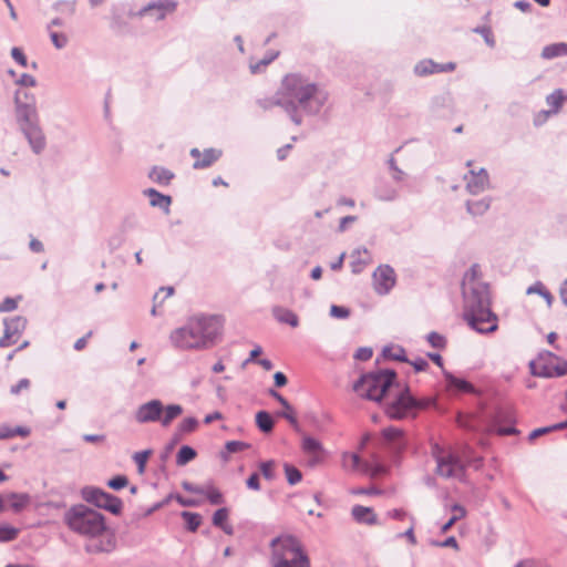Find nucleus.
<instances>
[{"mask_svg": "<svg viewBox=\"0 0 567 567\" xmlns=\"http://www.w3.org/2000/svg\"><path fill=\"white\" fill-rule=\"evenodd\" d=\"M478 265H473L463 279V297L465 321L478 332H494L497 329V317L491 311L488 286L482 280Z\"/></svg>", "mask_w": 567, "mask_h": 567, "instance_id": "f257e3e1", "label": "nucleus"}, {"mask_svg": "<svg viewBox=\"0 0 567 567\" xmlns=\"http://www.w3.org/2000/svg\"><path fill=\"white\" fill-rule=\"evenodd\" d=\"M225 323L226 318L223 315L194 316L185 327L171 333V341L179 349H208L221 340Z\"/></svg>", "mask_w": 567, "mask_h": 567, "instance_id": "f03ea898", "label": "nucleus"}, {"mask_svg": "<svg viewBox=\"0 0 567 567\" xmlns=\"http://www.w3.org/2000/svg\"><path fill=\"white\" fill-rule=\"evenodd\" d=\"M65 522L73 532L90 538L85 547L89 553H110L115 548V538L99 512L84 505L73 506L65 514Z\"/></svg>", "mask_w": 567, "mask_h": 567, "instance_id": "7ed1b4c3", "label": "nucleus"}, {"mask_svg": "<svg viewBox=\"0 0 567 567\" xmlns=\"http://www.w3.org/2000/svg\"><path fill=\"white\" fill-rule=\"evenodd\" d=\"M271 567H311L310 559L299 539L281 535L270 543Z\"/></svg>", "mask_w": 567, "mask_h": 567, "instance_id": "20e7f679", "label": "nucleus"}, {"mask_svg": "<svg viewBox=\"0 0 567 567\" xmlns=\"http://www.w3.org/2000/svg\"><path fill=\"white\" fill-rule=\"evenodd\" d=\"M383 402L385 414L395 420L408 417L413 414L416 409L424 406L411 395L409 388L402 386L395 382Z\"/></svg>", "mask_w": 567, "mask_h": 567, "instance_id": "39448f33", "label": "nucleus"}, {"mask_svg": "<svg viewBox=\"0 0 567 567\" xmlns=\"http://www.w3.org/2000/svg\"><path fill=\"white\" fill-rule=\"evenodd\" d=\"M395 378L393 371L368 373L354 384V391L362 398L382 401L392 388Z\"/></svg>", "mask_w": 567, "mask_h": 567, "instance_id": "423d86ee", "label": "nucleus"}, {"mask_svg": "<svg viewBox=\"0 0 567 567\" xmlns=\"http://www.w3.org/2000/svg\"><path fill=\"white\" fill-rule=\"evenodd\" d=\"M182 413L183 408L179 404L164 406L159 400H151L138 406L135 412V420L142 424L159 422L162 426L167 427Z\"/></svg>", "mask_w": 567, "mask_h": 567, "instance_id": "0eeeda50", "label": "nucleus"}, {"mask_svg": "<svg viewBox=\"0 0 567 567\" xmlns=\"http://www.w3.org/2000/svg\"><path fill=\"white\" fill-rule=\"evenodd\" d=\"M282 94L286 99L285 102L291 105H293L295 101L305 105L319 93V89L316 84L309 83L295 74H290L285 78L282 82Z\"/></svg>", "mask_w": 567, "mask_h": 567, "instance_id": "6e6552de", "label": "nucleus"}, {"mask_svg": "<svg viewBox=\"0 0 567 567\" xmlns=\"http://www.w3.org/2000/svg\"><path fill=\"white\" fill-rule=\"evenodd\" d=\"M23 94L25 97L27 93L17 91L16 93V104H17V111L18 116L21 117L23 121L30 123V126L25 128L27 137L35 153L41 152L44 148L45 142L44 136L42 132L37 127L31 125V122L35 117V109L33 103H24L22 104L20 101V95Z\"/></svg>", "mask_w": 567, "mask_h": 567, "instance_id": "1a4fd4ad", "label": "nucleus"}, {"mask_svg": "<svg viewBox=\"0 0 567 567\" xmlns=\"http://www.w3.org/2000/svg\"><path fill=\"white\" fill-rule=\"evenodd\" d=\"M532 373L537 377L554 378L567 373V362L549 351L542 352L530 362Z\"/></svg>", "mask_w": 567, "mask_h": 567, "instance_id": "9d476101", "label": "nucleus"}, {"mask_svg": "<svg viewBox=\"0 0 567 567\" xmlns=\"http://www.w3.org/2000/svg\"><path fill=\"white\" fill-rule=\"evenodd\" d=\"M436 460V472L439 475L450 478H461L464 473V465L461 460L451 451H443L437 445L433 449Z\"/></svg>", "mask_w": 567, "mask_h": 567, "instance_id": "9b49d317", "label": "nucleus"}, {"mask_svg": "<svg viewBox=\"0 0 567 567\" xmlns=\"http://www.w3.org/2000/svg\"><path fill=\"white\" fill-rule=\"evenodd\" d=\"M82 496L86 502L113 514H120L123 508V503L118 497L99 488L86 487L82 491Z\"/></svg>", "mask_w": 567, "mask_h": 567, "instance_id": "f8f14e48", "label": "nucleus"}, {"mask_svg": "<svg viewBox=\"0 0 567 567\" xmlns=\"http://www.w3.org/2000/svg\"><path fill=\"white\" fill-rule=\"evenodd\" d=\"M27 323V319L21 316L4 320V332L0 338V347L8 348L16 344L25 330Z\"/></svg>", "mask_w": 567, "mask_h": 567, "instance_id": "ddd939ff", "label": "nucleus"}, {"mask_svg": "<svg viewBox=\"0 0 567 567\" xmlns=\"http://www.w3.org/2000/svg\"><path fill=\"white\" fill-rule=\"evenodd\" d=\"M567 101V93L563 89H557L546 96L548 110L540 111L534 116L535 125H543L550 115L558 114Z\"/></svg>", "mask_w": 567, "mask_h": 567, "instance_id": "4468645a", "label": "nucleus"}, {"mask_svg": "<svg viewBox=\"0 0 567 567\" xmlns=\"http://www.w3.org/2000/svg\"><path fill=\"white\" fill-rule=\"evenodd\" d=\"M466 165L470 167L468 174L464 177L467 190L472 194L484 192L489 186L488 173L482 167L473 166L471 161Z\"/></svg>", "mask_w": 567, "mask_h": 567, "instance_id": "2eb2a0df", "label": "nucleus"}, {"mask_svg": "<svg viewBox=\"0 0 567 567\" xmlns=\"http://www.w3.org/2000/svg\"><path fill=\"white\" fill-rule=\"evenodd\" d=\"M373 288L379 295H386L396 282L394 270L390 266H379L373 275Z\"/></svg>", "mask_w": 567, "mask_h": 567, "instance_id": "dca6fc26", "label": "nucleus"}, {"mask_svg": "<svg viewBox=\"0 0 567 567\" xmlns=\"http://www.w3.org/2000/svg\"><path fill=\"white\" fill-rule=\"evenodd\" d=\"M455 69L454 62L436 63L431 59H424L415 64L414 73L419 76H427L435 73L453 72Z\"/></svg>", "mask_w": 567, "mask_h": 567, "instance_id": "f3484780", "label": "nucleus"}, {"mask_svg": "<svg viewBox=\"0 0 567 567\" xmlns=\"http://www.w3.org/2000/svg\"><path fill=\"white\" fill-rule=\"evenodd\" d=\"M177 3L174 0H158L152 2L138 12V16H151L155 20H163L167 14L176 10Z\"/></svg>", "mask_w": 567, "mask_h": 567, "instance_id": "a211bd4d", "label": "nucleus"}, {"mask_svg": "<svg viewBox=\"0 0 567 567\" xmlns=\"http://www.w3.org/2000/svg\"><path fill=\"white\" fill-rule=\"evenodd\" d=\"M190 155L195 158L194 168H206L214 164L221 155L220 151L215 148H207L200 152L198 148L190 150Z\"/></svg>", "mask_w": 567, "mask_h": 567, "instance_id": "6ab92c4d", "label": "nucleus"}, {"mask_svg": "<svg viewBox=\"0 0 567 567\" xmlns=\"http://www.w3.org/2000/svg\"><path fill=\"white\" fill-rule=\"evenodd\" d=\"M384 442L394 451H401L406 445V439L401 429L390 426L382 431Z\"/></svg>", "mask_w": 567, "mask_h": 567, "instance_id": "aec40b11", "label": "nucleus"}, {"mask_svg": "<svg viewBox=\"0 0 567 567\" xmlns=\"http://www.w3.org/2000/svg\"><path fill=\"white\" fill-rule=\"evenodd\" d=\"M352 518L359 524L369 526L378 525V515L372 507L355 505L351 509Z\"/></svg>", "mask_w": 567, "mask_h": 567, "instance_id": "412c9836", "label": "nucleus"}, {"mask_svg": "<svg viewBox=\"0 0 567 567\" xmlns=\"http://www.w3.org/2000/svg\"><path fill=\"white\" fill-rule=\"evenodd\" d=\"M506 420L509 424H513L515 422L514 414L511 410H498L495 415L494 420V431L498 435H512L515 434L517 431L513 425H501L502 420Z\"/></svg>", "mask_w": 567, "mask_h": 567, "instance_id": "4be33fe9", "label": "nucleus"}, {"mask_svg": "<svg viewBox=\"0 0 567 567\" xmlns=\"http://www.w3.org/2000/svg\"><path fill=\"white\" fill-rule=\"evenodd\" d=\"M30 504V496L28 494L10 493L4 495L6 509H11L14 513L23 511Z\"/></svg>", "mask_w": 567, "mask_h": 567, "instance_id": "5701e85b", "label": "nucleus"}, {"mask_svg": "<svg viewBox=\"0 0 567 567\" xmlns=\"http://www.w3.org/2000/svg\"><path fill=\"white\" fill-rule=\"evenodd\" d=\"M302 450L310 456L311 463L315 464L322 460V446L316 439L310 436L303 437Z\"/></svg>", "mask_w": 567, "mask_h": 567, "instance_id": "b1692460", "label": "nucleus"}, {"mask_svg": "<svg viewBox=\"0 0 567 567\" xmlns=\"http://www.w3.org/2000/svg\"><path fill=\"white\" fill-rule=\"evenodd\" d=\"M444 377L446 380V386L450 391H455L460 393L474 392V386L466 380L456 378L450 372H444Z\"/></svg>", "mask_w": 567, "mask_h": 567, "instance_id": "393cba45", "label": "nucleus"}, {"mask_svg": "<svg viewBox=\"0 0 567 567\" xmlns=\"http://www.w3.org/2000/svg\"><path fill=\"white\" fill-rule=\"evenodd\" d=\"M364 462L355 453L344 452L341 456V465L346 471L361 472Z\"/></svg>", "mask_w": 567, "mask_h": 567, "instance_id": "a878e982", "label": "nucleus"}, {"mask_svg": "<svg viewBox=\"0 0 567 567\" xmlns=\"http://www.w3.org/2000/svg\"><path fill=\"white\" fill-rule=\"evenodd\" d=\"M31 433L27 426H10L7 424L0 425V440H9L16 436L27 437Z\"/></svg>", "mask_w": 567, "mask_h": 567, "instance_id": "bb28decb", "label": "nucleus"}, {"mask_svg": "<svg viewBox=\"0 0 567 567\" xmlns=\"http://www.w3.org/2000/svg\"><path fill=\"white\" fill-rule=\"evenodd\" d=\"M144 194L150 198V203L154 207H161L168 210L172 199L169 196L163 195L153 188H148Z\"/></svg>", "mask_w": 567, "mask_h": 567, "instance_id": "cd10ccee", "label": "nucleus"}, {"mask_svg": "<svg viewBox=\"0 0 567 567\" xmlns=\"http://www.w3.org/2000/svg\"><path fill=\"white\" fill-rule=\"evenodd\" d=\"M148 177L158 185L166 186L174 178V174L167 168L155 166L150 172Z\"/></svg>", "mask_w": 567, "mask_h": 567, "instance_id": "c85d7f7f", "label": "nucleus"}, {"mask_svg": "<svg viewBox=\"0 0 567 567\" xmlns=\"http://www.w3.org/2000/svg\"><path fill=\"white\" fill-rule=\"evenodd\" d=\"M274 316L282 323H287L291 327H297L299 323L298 317L292 311L277 307L274 309Z\"/></svg>", "mask_w": 567, "mask_h": 567, "instance_id": "c756f323", "label": "nucleus"}, {"mask_svg": "<svg viewBox=\"0 0 567 567\" xmlns=\"http://www.w3.org/2000/svg\"><path fill=\"white\" fill-rule=\"evenodd\" d=\"M386 467L378 461L371 463L364 462L362 467V473L369 475L371 478L383 476L386 474Z\"/></svg>", "mask_w": 567, "mask_h": 567, "instance_id": "7c9ffc66", "label": "nucleus"}, {"mask_svg": "<svg viewBox=\"0 0 567 567\" xmlns=\"http://www.w3.org/2000/svg\"><path fill=\"white\" fill-rule=\"evenodd\" d=\"M561 55H567V43H554L545 47L542 51L544 59H553Z\"/></svg>", "mask_w": 567, "mask_h": 567, "instance_id": "2f4dec72", "label": "nucleus"}, {"mask_svg": "<svg viewBox=\"0 0 567 567\" xmlns=\"http://www.w3.org/2000/svg\"><path fill=\"white\" fill-rule=\"evenodd\" d=\"M174 293V288L172 287H163L161 288L153 298V308H152V315H157V309L164 303V301L168 298H171Z\"/></svg>", "mask_w": 567, "mask_h": 567, "instance_id": "473e14b6", "label": "nucleus"}, {"mask_svg": "<svg viewBox=\"0 0 567 567\" xmlns=\"http://www.w3.org/2000/svg\"><path fill=\"white\" fill-rule=\"evenodd\" d=\"M213 523L215 526L220 527L227 534H231V527L228 524V511L226 508H219L213 516Z\"/></svg>", "mask_w": 567, "mask_h": 567, "instance_id": "72a5a7b5", "label": "nucleus"}, {"mask_svg": "<svg viewBox=\"0 0 567 567\" xmlns=\"http://www.w3.org/2000/svg\"><path fill=\"white\" fill-rule=\"evenodd\" d=\"M256 424L260 431L265 433L271 432L274 427V421L271 415L266 411H259L256 414Z\"/></svg>", "mask_w": 567, "mask_h": 567, "instance_id": "f704fd0d", "label": "nucleus"}, {"mask_svg": "<svg viewBox=\"0 0 567 567\" xmlns=\"http://www.w3.org/2000/svg\"><path fill=\"white\" fill-rule=\"evenodd\" d=\"M196 455L197 453L193 447L184 445L179 449L176 455V463L178 465H185L188 462L193 461L196 457Z\"/></svg>", "mask_w": 567, "mask_h": 567, "instance_id": "c9c22d12", "label": "nucleus"}, {"mask_svg": "<svg viewBox=\"0 0 567 567\" xmlns=\"http://www.w3.org/2000/svg\"><path fill=\"white\" fill-rule=\"evenodd\" d=\"M489 208V203L485 199L472 200L467 203L468 212L474 215H483Z\"/></svg>", "mask_w": 567, "mask_h": 567, "instance_id": "e433bc0d", "label": "nucleus"}, {"mask_svg": "<svg viewBox=\"0 0 567 567\" xmlns=\"http://www.w3.org/2000/svg\"><path fill=\"white\" fill-rule=\"evenodd\" d=\"M182 516L187 525V528L190 532H195L202 523V517L199 514L190 513V512H183Z\"/></svg>", "mask_w": 567, "mask_h": 567, "instance_id": "4c0bfd02", "label": "nucleus"}, {"mask_svg": "<svg viewBox=\"0 0 567 567\" xmlns=\"http://www.w3.org/2000/svg\"><path fill=\"white\" fill-rule=\"evenodd\" d=\"M19 534V529L9 525V524H0V540L1 542H10L17 538Z\"/></svg>", "mask_w": 567, "mask_h": 567, "instance_id": "58836bf2", "label": "nucleus"}, {"mask_svg": "<svg viewBox=\"0 0 567 567\" xmlns=\"http://www.w3.org/2000/svg\"><path fill=\"white\" fill-rule=\"evenodd\" d=\"M527 293H538L547 302L548 306H551L554 297L553 295L544 287L543 284L537 282L534 286L527 289Z\"/></svg>", "mask_w": 567, "mask_h": 567, "instance_id": "ea45409f", "label": "nucleus"}, {"mask_svg": "<svg viewBox=\"0 0 567 567\" xmlns=\"http://www.w3.org/2000/svg\"><path fill=\"white\" fill-rule=\"evenodd\" d=\"M566 427H567V421L554 424L551 426L539 427V429L534 430L529 434V440L534 441L535 439L539 437L540 435H544V434L549 433L551 431L563 430V429H566Z\"/></svg>", "mask_w": 567, "mask_h": 567, "instance_id": "a19ab883", "label": "nucleus"}, {"mask_svg": "<svg viewBox=\"0 0 567 567\" xmlns=\"http://www.w3.org/2000/svg\"><path fill=\"white\" fill-rule=\"evenodd\" d=\"M284 467H285L287 481L290 485H295L301 481L302 475H301V472L297 467H295L290 464H285Z\"/></svg>", "mask_w": 567, "mask_h": 567, "instance_id": "79ce46f5", "label": "nucleus"}, {"mask_svg": "<svg viewBox=\"0 0 567 567\" xmlns=\"http://www.w3.org/2000/svg\"><path fill=\"white\" fill-rule=\"evenodd\" d=\"M204 496L214 505L221 504L224 501L221 493L213 485H205Z\"/></svg>", "mask_w": 567, "mask_h": 567, "instance_id": "37998d69", "label": "nucleus"}, {"mask_svg": "<svg viewBox=\"0 0 567 567\" xmlns=\"http://www.w3.org/2000/svg\"><path fill=\"white\" fill-rule=\"evenodd\" d=\"M383 355L389 359L405 361L404 350L400 347H388L383 350Z\"/></svg>", "mask_w": 567, "mask_h": 567, "instance_id": "c03bdc74", "label": "nucleus"}, {"mask_svg": "<svg viewBox=\"0 0 567 567\" xmlns=\"http://www.w3.org/2000/svg\"><path fill=\"white\" fill-rule=\"evenodd\" d=\"M21 299V296H17L14 298H6L2 302H0V312H10L16 310Z\"/></svg>", "mask_w": 567, "mask_h": 567, "instance_id": "a18cd8bd", "label": "nucleus"}, {"mask_svg": "<svg viewBox=\"0 0 567 567\" xmlns=\"http://www.w3.org/2000/svg\"><path fill=\"white\" fill-rule=\"evenodd\" d=\"M276 463L274 461L261 462L259 470L266 480H272L275 477Z\"/></svg>", "mask_w": 567, "mask_h": 567, "instance_id": "49530a36", "label": "nucleus"}, {"mask_svg": "<svg viewBox=\"0 0 567 567\" xmlns=\"http://www.w3.org/2000/svg\"><path fill=\"white\" fill-rule=\"evenodd\" d=\"M151 455V451H142L134 454L133 458L137 464L138 472L142 474L145 471V465Z\"/></svg>", "mask_w": 567, "mask_h": 567, "instance_id": "de8ad7c7", "label": "nucleus"}, {"mask_svg": "<svg viewBox=\"0 0 567 567\" xmlns=\"http://www.w3.org/2000/svg\"><path fill=\"white\" fill-rule=\"evenodd\" d=\"M250 445L248 443L241 442V441H229L226 443L225 449L227 453H237L245 450H248Z\"/></svg>", "mask_w": 567, "mask_h": 567, "instance_id": "09e8293b", "label": "nucleus"}, {"mask_svg": "<svg viewBox=\"0 0 567 567\" xmlns=\"http://www.w3.org/2000/svg\"><path fill=\"white\" fill-rule=\"evenodd\" d=\"M12 59L22 68L28 66V60L24 52L20 48H12L11 50Z\"/></svg>", "mask_w": 567, "mask_h": 567, "instance_id": "8fccbe9b", "label": "nucleus"}, {"mask_svg": "<svg viewBox=\"0 0 567 567\" xmlns=\"http://www.w3.org/2000/svg\"><path fill=\"white\" fill-rule=\"evenodd\" d=\"M427 340L432 347L439 348V349L444 348L446 344L445 338L436 332L430 333L427 337Z\"/></svg>", "mask_w": 567, "mask_h": 567, "instance_id": "3c124183", "label": "nucleus"}, {"mask_svg": "<svg viewBox=\"0 0 567 567\" xmlns=\"http://www.w3.org/2000/svg\"><path fill=\"white\" fill-rule=\"evenodd\" d=\"M280 415L285 417L291 425L298 424L296 411L290 404L284 409Z\"/></svg>", "mask_w": 567, "mask_h": 567, "instance_id": "603ef678", "label": "nucleus"}, {"mask_svg": "<svg viewBox=\"0 0 567 567\" xmlns=\"http://www.w3.org/2000/svg\"><path fill=\"white\" fill-rule=\"evenodd\" d=\"M51 40H52V43L54 44V47L56 49H62L68 43V37L63 33H58V32H51Z\"/></svg>", "mask_w": 567, "mask_h": 567, "instance_id": "864d4df0", "label": "nucleus"}, {"mask_svg": "<svg viewBox=\"0 0 567 567\" xmlns=\"http://www.w3.org/2000/svg\"><path fill=\"white\" fill-rule=\"evenodd\" d=\"M414 528H415V519L414 517H410V526L409 528L405 530V533L403 534H400L399 536H404L406 537V539L410 542L411 545H415L416 544V538H415V535H414Z\"/></svg>", "mask_w": 567, "mask_h": 567, "instance_id": "5fc2aeb1", "label": "nucleus"}, {"mask_svg": "<svg viewBox=\"0 0 567 567\" xmlns=\"http://www.w3.org/2000/svg\"><path fill=\"white\" fill-rule=\"evenodd\" d=\"M197 421L196 419L194 417H186L185 420H183V422L181 423V430L183 432H193L196 430L197 427Z\"/></svg>", "mask_w": 567, "mask_h": 567, "instance_id": "6e6d98bb", "label": "nucleus"}, {"mask_svg": "<svg viewBox=\"0 0 567 567\" xmlns=\"http://www.w3.org/2000/svg\"><path fill=\"white\" fill-rule=\"evenodd\" d=\"M128 481L125 476H116L109 482V486L113 489H121L127 485Z\"/></svg>", "mask_w": 567, "mask_h": 567, "instance_id": "4d7b16f0", "label": "nucleus"}, {"mask_svg": "<svg viewBox=\"0 0 567 567\" xmlns=\"http://www.w3.org/2000/svg\"><path fill=\"white\" fill-rule=\"evenodd\" d=\"M390 518L392 519H398V520H404L405 518H409L410 519V515L408 514L406 511L402 509V508H395V509H392V511H389L388 514H386Z\"/></svg>", "mask_w": 567, "mask_h": 567, "instance_id": "13d9d810", "label": "nucleus"}, {"mask_svg": "<svg viewBox=\"0 0 567 567\" xmlns=\"http://www.w3.org/2000/svg\"><path fill=\"white\" fill-rule=\"evenodd\" d=\"M353 495H381L382 491L377 487L369 488H353L351 491Z\"/></svg>", "mask_w": 567, "mask_h": 567, "instance_id": "bf43d9fd", "label": "nucleus"}, {"mask_svg": "<svg viewBox=\"0 0 567 567\" xmlns=\"http://www.w3.org/2000/svg\"><path fill=\"white\" fill-rule=\"evenodd\" d=\"M331 316L340 319H344L350 315L349 309L340 306H332L330 309Z\"/></svg>", "mask_w": 567, "mask_h": 567, "instance_id": "052dcab7", "label": "nucleus"}, {"mask_svg": "<svg viewBox=\"0 0 567 567\" xmlns=\"http://www.w3.org/2000/svg\"><path fill=\"white\" fill-rule=\"evenodd\" d=\"M30 388L29 379H21L16 385L11 388V393L19 394L22 391H27Z\"/></svg>", "mask_w": 567, "mask_h": 567, "instance_id": "680f3d73", "label": "nucleus"}, {"mask_svg": "<svg viewBox=\"0 0 567 567\" xmlns=\"http://www.w3.org/2000/svg\"><path fill=\"white\" fill-rule=\"evenodd\" d=\"M246 485L249 489L259 491L260 489L259 475L257 473L251 474L248 477V480L246 481Z\"/></svg>", "mask_w": 567, "mask_h": 567, "instance_id": "e2e57ef3", "label": "nucleus"}, {"mask_svg": "<svg viewBox=\"0 0 567 567\" xmlns=\"http://www.w3.org/2000/svg\"><path fill=\"white\" fill-rule=\"evenodd\" d=\"M466 515V509L461 505H453L452 506V518L457 522L462 518H464Z\"/></svg>", "mask_w": 567, "mask_h": 567, "instance_id": "0e129e2a", "label": "nucleus"}, {"mask_svg": "<svg viewBox=\"0 0 567 567\" xmlns=\"http://www.w3.org/2000/svg\"><path fill=\"white\" fill-rule=\"evenodd\" d=\"M17 84L22 86H34L37 84L35 79L30 74H22L18 80Z\"/></svg>", "mask_w": 567, "mask_h": 567, "instance_id": "69168bd1", "label": "nucleus"}, {"mask_svg": "<svg viewBox=\"0 0 567 567\" xmlns=\"http://www.w3.org/2000/svg\"><path fill=\"white\" fill-rule=\"evenodd\" d=\"M411 364L413 365L416 372L424 371L429 367L427 361L423 358L414 359L413 361H411Z\"/></svg>", "mask_w": 567, "mask_h": 567, "instance_id": "338daca9", "label": "nucleus"}, {"mask_svg": "<svg viewBox=\"0 0 567 567\" xmlns=\"http://www.w3.org/2000/svg\"><path fill=\"white\" fill-rule=\"evenodd\" d=\"M91 336H92V331H89L86 333V336L78 339L76 342L74 343V349L78 351L83 350L86 347L87 340L91 338Z\"/></svg>", "mask_w": 567, "mask_h": 567, "instance_id": "774afa93", "label": "nucleus"}]
</instances>
